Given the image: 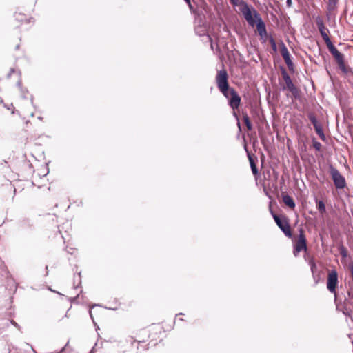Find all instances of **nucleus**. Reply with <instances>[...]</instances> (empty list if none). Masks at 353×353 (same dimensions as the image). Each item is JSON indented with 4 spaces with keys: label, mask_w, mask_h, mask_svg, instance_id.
I'll use <instances>...</instances> for the list:
<instances>
[{
    "label": "nucleus",
    "mask_w": 353,
    "mask_h": 353,
    "mask_svg": "<svg viewBox=\"0 0 353 353\" xmlns=\"http://www.w3.org/2000/svg\"><path fill=\"white\" fill-rule=\"evenodd\" d=\"M283 203L290 208H294L296 203L292 196L288 194H283L282 195Z\"/></svg>",
    "instance_id": "14"
},
{
    "label": "nucleus",
    "mask_w": 353,
    "mask_h": 353,
    "mask_svg": "<svg viewBox=\"0 0 353 353\" xmlns=\"http://www.w3.org/2000/svg\"><path fill=\"white\" fill-rule=\"evenodd\" d=\"M230 2L233 6H237L239 3V0H230Z\"/></svg>",
    "instance_id": "30"
},
{
    "label": "nucleus",
    "mask_w": 353,
    "mask_h": 353,
    "mask_svg": "<svg viewBox=\"0 0 353 353\" xmlns=\"http://www.w3.org/2000/svg\"><path fill=\"white\" fill-rule=\"evenodd\" d=\"M282 78L284 81L283 84H281V90L289 91L292 93V97L294 99H300L301 98V90L296 87L292 81L290 76L288 73L286 69L283 65L279 67Z\"/></svg>",
    "instance_id": "2"
},
{
    "label": "nucleus",
    "mask_w": 353,
    "mask_h": 353,
    "mask_svg": "<svg viewBox=\"0 0 353 353\" xmlns=\"http://www.w3.org/2000/svg\"><path fill=\"white\" fill-rule=\"evenodd\" d=\"M46 275H48V266L47 265L46 266Z\"/></svg>",
    "instance_id": "33"
},
{
    "label": "nucleus",
    "mask_w": 353,
    "mask_h": 353,
    "mask_svg": "<svg viewBox=\"0 0 353 353\" xmlns=\"http://www.w3.org/2000/svg\"><path fill=\"white\" fill-rule=\"evenodd\" d=\"M134 342H138L139 343H141V341H137L136 340H134L133 343H134Z\"/></svg>",
    "instance_id": "34"
},
{
    "label": "nucleus",
    "mask_w": 353,
    "mask_h": 353,
    "mask_svg": "<svg viewBox=\"0 0 353 353\" xmlns=\"http://www.w3.org/2000/svg\"><path fill=\"white\" fill-rule=\"evenodd\" d=\"M94 307H95V305H91L90 303V310H91L92 308H93ZM89 315H90V318L92 319L95 327H96V330H97L98 329H99V327L97 325L93 316H92V312H91V310H90V313H89Z\"/></svg>",
    "instance_id": "23"
},
{
    "label": "nucleus",
    "mask_w": 353,
    "mask_h": 353,
    "mask_svg": "<svg viewBox=\"0 0 353 353\" xmlns=\"http://www.w3.org/2000/svg\"><path fill=\"white\" fill-rule=\"evenodd\" d=\"M269 42L271 45V47L274 52H277V46L276 43L272 36H269Z\"/></svg>",
    "instance_id": "20"
},
{
    "label": "nucleus",
    "mask_w": 353,
    "mask_h": 353,
    "mask_svg": "<svg viewBox=\"0 0 353 353\" xmlns=\"http://www.w3.org/2000/svg\"><path fill=\"white\" fill-rule=\"evenodd\" d=\"M242 115H243V120L245 123V125H246L247 130L248 131H251L253 128V126H252V122H251L247 112L243 111Z\"/></svg>",
    "instance_id": "15"
},
{
    "label": "nucleus",
    "mask_w": 353,
    "mask_h": 353,
    "mask_svg": "<svg viewBox=\"0 0 353 353\" xmlns=\"http://www.w3.org/2000/svg\"><path fill=\"white\" fill-rule=\"evenodd\" d=\"M307 248V240L303 230H300L298 241L294 244L293 254L295 256H297L299 252L302 250L306 251Z\"/></svg>",
    "instance_id": "9"
},
{
    "label": "nucleus",
    "mask_w": 353,
    "mask_h": 353,
    "mask_svg": "<svg viewBox=\"0 0 353 353\" xmlns=\"http://www.w3.org/2000/svg\"><path fill=\"white\" fill-rule=\"evenodd\" d=\"M17 85L21 88V94L23 95V98H26V96H25V94L28 92L27 90H24L22 88H21V82L19 81L17 83Z\"/></svg>",
    "instance_id": "24"
},
{
    "label": "nucleus",
    "mask_w": 353,
    "mask_h": 353,
    "mask_svg": "<svg viewBox=\"0 0 353 353\" xmlns=\"http://www.w3.org/2000/svg\"><path fill=\"white\" fill-rule=\"evenodd\" d=\"M216 82L219 90L225 95V92L231 88L228 82V74L225 69L218 71L216 76Z\"/></svg>",
    "instance_id": "5"
},
{
    "label": "nucleus",
    "mask_w": 353,
    "mask_h": 353,
    "mask_svg": "<svg viewBox=\"0 0 353 353\" xmlns=\"http://www.w3.org/2000/svg\"><path fill=\"white\" fill-rule=\"evenodd\" d=\"M280 48H281V54L288 68L289 71L291 73H294V72H295L294 64L292 60L291 55H290L286 46L285 45V43L283 41H281Z\"/></svg>",
    "instance_id": "10"
},
{
    "label": "nucleus",
    "mask_w": 353,
    "mask_h": 353,
    "mask_svg": "<svg viewBox=\"0 0 353 353\" xmlns=\"http://www.w3.org/2000/svg\"><path fill=\"white\" fill-rule=\"evenodd\" d=\"M10 323L15 327H19V325L17 324V323H16L14 321L12 320L10 321Z\"/></svg>",
    "instance_id": "32"
},
{
    "label": "nucleus",
    "mask_w": 353,
    "mask_h": 353,
    "mask_svg": "<svg viewBox=\"0 0 353 353\" xmlns=\"http://www.w3.org/2000/svg\"><path fill=\"white\" fill-rule=\"evenodd\" d=\"M184 1L188 5V7L190 8V9L192 10L193 8V6L191 3V1L190 0H184Z\"/></svg>",
    "instance_id": "27"
},
{
    "label": "nucleus",
    "mask_w": 353,
    "mask_h": 353,
    "mask_svg": "<svg viewBox=\"0 0 353 353\" xmlns=\"http://www.w3.org/2000/svg\"><path fill=\"white\" fill-rule=\"evenodd\" d=\"M232 114H233L234 117L236 119V121H239V117L238 114L236 113V110H233Z\"/></svg>",
    "instance_id": "26"
},
{
    "label": "nucleus",
    "mask_w": 353,
    "mask_h": 353,
    "mask_svg": "<svg viewBox=\"0 0 353 353\" xmlns=\"http://www.w3.org/2000/svg\"><path fill=\"white\" fill-rule=\"evenodd\" d=\"M329 172L334 185L337 189H343L346 186L345 177L336 168L333 166L332 164L329 165Z\"/></svg>",
    "instance_id": "6"
},
{
    "label": "nucleus",
    "mask_w": 353,
    "mask_h": 353,
    "mask_svg": "<svg viewBox=\"0 0 353 353\" xmlns=\"http://www.w3.org/2000/svg\"><path fill=\"white\" fill-rule=\"evenodd\" d=\"M241 5V12L248 24L252 27L256 26L258 33L262 39L268 37L266 26L260 14L245 1H242Z\"/></svg>",
    "instance_id": "1"
},
{
    "label": "nucleus",
    "mask_w": 353,
    "mask_h": 353,
    "mask_svg": "<svg viewBox=\"0 0 353 353\" xmlns=\"http://www.w3.org/2000/svg\"><path fill=\"white\" fill-rule=\"evenodd\" d=\"M19 45H17V46H16V48H17V49H18V48H19Z\"/></svg>",
    "instance_id": "36"
},
{
    "label": "nucleus",
    "mask_w": 353,
    "mask_h": 353,
    "mask_svg": "<svg viewBox=\"0 0 353 353\" xmlns=\"http://www.w3.org/2000/svg\"><path fill=\"white\" fill-rule=\"evenodd\" d=\"M312 145L316 151H321L322 145L315 138L312 139Z\"/></svg>",
    "instance_id": "21"
},
{
    "label": "nucleus",
    "mask_w": 353,
    "mask_h": 353,
    "mask_svg": "<svg viewBox=\"0 0 353 353\" xmlns=\"http://www.w3.org/2000/svg\"><path fill=\"white\" fill-rule=\"evenodd\" d=\"M14 17L17 21H21V22L26 21L27 23H30V21L32 19V18H29L28 19H27L26 18V17L24 16V14H23L20 12H16L14 14Z\"/></svg>",
    "instance_id": "17"
},
{
    "label": "nucleus",
    "mask_w": 353,
    "mask_h": 353,
    "mask_svg": "<svg viewBox=\"0 0 353 353\" xmlns=\"http://www.w3.org/2000/svg\"><path fill=\"white\" fill-rule=\"evenodd\" d=\"M245 150L247 152V156L250 162V168L252 172V174L256 176L259 174V170L256 166V161H257V158L255 157V159H254L252 154L248 151L247 146H244Z\"/></svg>",
    "instance_id": "13"
},
{
    "label": "nucleus",
    "mask_w": 353,
    "mask_h": 353,
    "mask_svg": "<svg viewBox=\"0 0 353 353\" xmlns=\"http://www.w3.org/2000/svg\"><path fill=\"white\" fill-rule=\"evenodd\" d=\"M182 314H183V313H179L177 315H182Z\"/></svg>",
    "instance_id": "38"
},
{
    "label": "nucleus",
    "mask_w": 353,
    "mask_h": 353,
    "mask_svg": "<svg viewBox=\"0 0 353 353\" xmlns=\"http://www.w3.org/2000/svg\"><path fill=\"white\" fill-rule=\"evenodd\" d=\"M310 269H311V272L312 273L314 279L316 280L315 273L317 271V266L313 259H312L310 261Z\"/></svg>",
    "instance_id": "19"
},
{
    "label": "nucleus",
    "mask_w": 353,
    "mask_h": 353,
    "mask_svg": "<svg viewBox=\"0 0 353 353\" xmlns=\"http://www.w3.org/2000/svg\"><path fill=\"white\" fill-rule=\"evenodd\" d=\"M15 72V70L14 68H11L10 72L8 74V77L10 78L12 73Z\"/></svg>",
    "instance_id": "29"
},
{
    "label": "nucleus",
    "mask_w": 353,
    "mask_h": 353,
    "mask_svg": "<svg viewBox=\"0 0 353 353\" xmlns=\"http://www.w3.org/2000/svg\"><path fill=\"white\" fill-rule=\"evenodd\" d=\"M38 119H39V120H42V117H38Z\"/></svg>",
    "instance_id": "35"
},
{
    "label": "nucleus",
    "mask_w": 353,
    "mask_h": 353,
    "mask_svg": "<svg viewBox=\"0 0 353 353\" xmlns=\"http://www.w3.org/2000/svg\"><path fill=\"white\" fill-rule=\"evenodd\" d=\"M338 1L339 0H328V9L330 10H334Z\"/></svg>",
    "instance_id": "22"
},
{
    "label": "nucleus",
    "mask_w": 353,
    "mask_h": 353,
    "mask_svg": "<svg viewBox=\"0 0 353 353\" xmlns=\"http://www.w3.org/2000/svg\"><path fill=\"white\" fill-rule=\"evenodd\" d=\"M339 250L343 259L347 257V250L342 243L339 245Z\"/></svg>",
    "instance_id": "18"
},
{
    "label": "nucleus",
    "mask_w": 353,
    "mask_h": 353,
    "mask_svg": "<svg viewBox=\"0 0 353 353\" xmlns=\"http://www.w3.org/2000/svg\"><path fill=\"white\" fill-rule=\"evenodd\" d=\"M286 6L288 8L292 7V0H286Z\"/></svg>",
    "instance_id": "28"
},
{
    "label": "nucleus",
    "mask_w": 353,
    "mask_h": 353,
    "mask_svg": "<svg viewBox=\"0 0 353 353\" xmlns=\"http://www.w3.org/2000/svg\"><path fill=\"white\" fill-rule=\"evenodd\" d=\"M32 352H34V353H36V352L34 351V350L32 347Z\"/></svg>",
    "instance_id": "37"
},
{
    "label": "nucleus",
    "mask_w": 353,
    "mask_h": 353,
    "mask_svg": "<svg viewBox=\"0 0 353 353\" xmlns=\"http://www.w3.org/2000/svg\"><path fill=\"white\" fill-rule=\"evenodd\" d=\"M307 117L312 124L314 126V130L316 134L320 137V139L325 141L326 140V137L324 134L323 129L322 125L319 122L313 112H310L307 114Z\"/></svg>",
    "instance_id": "11"
},
{
    "label": "nucleus",
    "mask_w": 353,
    "mask_h": 353,
    "mask_svg": "<svg viewBox=\"0 0 353 353\" xmlns=\"http://www.w3.org/2000/svg\"><path fill=\"white\" fill-rule=\"evenodd\" d=\"M315 22H316L317 28L319 30V32H320L322 38L323 39L325 44L326 45L328 44L332 41L326 32V30L327 31H329V30H328V29H326L323 19H321V17L320 16H317L315 19Z\"/></svg>",
    "instance_id": "12"
},
{
    "label": "nucleus",
    "mask_w": 353,
    "mask_h": 353,
    "mask_svg": "<svg viewBox=\"0 0 353 353\" xmlns=\"http://www.w3.org/2000/svg\"><path fill=\"white\" fill-rule=\"evenodd\" d=\"M330 54L334 57L339 68L344 73L347 74L352 72V69L348 68L345 62V55L339 52L332 41L326 45Z\"/></svg>",
    "instance_id": "3"
},
{
    "label": "nucleus",
    "mask_w": 353,
    "mask_h": 353,
    "mask_svg": "<svg viewBox=\"0 0 353 353\" xmlns=\"http://www.w3.org/2000/svg\"><path fill=\"white\" fill-rule=\"evenodd\" d=\"M270 212L275 221L277 226L283 232V233L288 238L292 237V232L291 231L290 225L288 219L286 216H280L274 213L271 210Z\"/></svg>",
    "instance_id": "4"
},
{
    "label": "nucleus",
    "mask_w": 353,
    "mask_h": 353,
    "mask_svg": "<svg viewBox=\"0 0 353 353\" xmlns=\"http://www.w3.org/2000/svg\"><path fill=\"white\" fill-rule=\"evenodd\" d=\"M98 347V343H96L92 350L90 351V353H94L97 351V347Z\"/></svg>",
    "instance_id": "25"
},
{
    "label": "nucleus",
    "mask_w": 353,
    "mask_h": 353,
    "mask_svg": "<svg viewBox=\"0 0 353 353\" xmlns=\"http://www.w3.org/2000/svg\"><path fill=\"white\" fill-rule=\"evenodd\" d=\"M315 202L316 205L317 210L321 213L324 214L326 212V207L324 201L323 200H319L317 198H315Z\"/></svg>",
    "instance_id": "16"
},
{
    "label": "nucleus",
    "mask_w": 353,
    "mask_h": 353,
    "mask_svg": "<svg viewBox=\"0 0 353 353\" xmlns=\"http://www.w3.org/2000/svg\"><path fill=\"white\" fill-rule=\"evenodd\" d=\"M223 96L228 99V105L232 110H236L239 108L241 105V98L233 88L228 89L225 92V95Z\"/></svg>",
    "instance_id": "7"
},
{
    "label": "nucleus",
    "mask_w": 353,
    "mask_h": 353,
    "mask_svg": "<svg viewBox=\"0 0 353 353\" xmlns=\"http://www.w3.org/2000/svg\"><path fill=\"white\" fill-rule=\"evenodd\" d=\"M339 284L338 272L335 269L330 270L327 275V288L332 294H336V288Z\"/></svg>",
    "instance_id": "8"
},
{
    "label": "nucleus",
    "mask_w": 353,
    "mask_h": 353,
    "mask_svg": "<svg viewBox=\"0 0 353 353\" xmlns=\"http://www.w3.org/2000/svg\"><path fill=\"white\" fill-rule=\"evenodd\" d=\"M236 122H237L236 125L238 126L239 131H241V123H240V119L239 120V121H236Z\"/></svg>",
    "instance_id": "31"
}]
</instances>
